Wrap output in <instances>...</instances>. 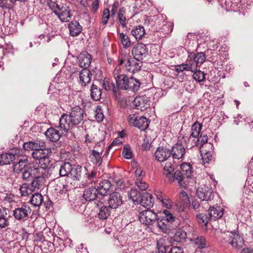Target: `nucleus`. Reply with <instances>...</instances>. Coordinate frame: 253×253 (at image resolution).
<instances>
[{
    "instance_id": "f257e3e1",
    "label": "nucleus",
    "mask_w": 253,
    "mask_h": 253,
    "mask_svg": "<svg viewBox=\"0 0 253 253\" xmlns=\"http://www.w3.org/2000/svg\"><path fill=\"white\" fill-rule=\"evenodd\" d=\"M206 59V55L203 52L189 53L186 62L176 65L175 71L178 73L185 71L194 72L205 62Z\"/></svg>"
},
{
    "instance_id": "f03ea898",
    "label": "nucleus",
    "mask_w": 253,
    "mask_h": 253,
    "mask_svg": "<svg viewBox=\"0 0 253 253\" xmlns=\"http://www.w3.org/2000/svg\"><path fill=\"white\" fill-rule=\"evenodd\" d=\"M84 111L79 107L75 106L72 108L69 115L63 114L60 118L61 122L63 120L66 125V128L68 130L81 123L84 120Z\"/></svg>"
},
{
    "instance_id": "7ed1b4c3",
    "label": "nucleus",
    "mask_w": 253,
    "mask_h": 253,
    "mask_svg": "<svg viewBox=\"0 0 253 253\" xmlns=\"http://www.w3.org/2000/svg\"><path fill=\"white\" fill-rule=\"evenodd\" d=\"M219 238L221 242L228 243L235 249L239 250L244 245L243 236L240 234L238 231L221 232Z\"/></svg>"
},
{
    "instance_id": "20e7f679",
    "label": "nucleus",
    "mask_w": 253,
    "mask_h": 253,
    "mask_svg": "<svg viewBox=\"0 0 253 253\" xmlns=\"http://www.w3.org/2000/svg\"><path fill=\"white\" fill-rule=\"evenodd\" d=\"M62 120L61 122L59 120L58 126L55 127H51L45 131V135L50 141L57 142L62 135L67 134L68 131L66 128V125L64 120Z\"/></svg>"
},
{
    "instance_id": "39448f33",
    "label": "nucleus",
    "mask_w": 253,
    "mask_h": 253,
    "mask_svg": "<svg viewBox=\"0 0 253 253\" xmlns=\"http://www.w3.org/2000/svg\"><path fill=\"white\" fill-rule=\"evenodd\" d=\"M32 210L27 203H24L17 205L13 211V216L14 218L19 221H25L30 216Z\"/></svg>"
},
{
    "instance_id": "423d86ee",
    "label": "nucleus",
    "mask_w": 253,
    "mask_h": 253,
    "mask_svg": "<svg viewBox=\"0 0 253 253\" xmlns=\"http://www.w3.org/2000/svg\"><path fill=\"white\" fill-rule=\"evenodd\" d=\"M127 121L130 126H135L141 131L145 130L149 126L148 119L143 116H137L134 114H130Z\"/></svg>"
},
{
    "instance_id": "0eeeda50",
    "label": "nucleus",
    "mask_w": 253,
    "mask_h": 253,
    "mask_svg": "<svg viewBox=\"0 0 253 253\" xmlns=\"http://www.w3.org/2000/svg\"><path fill=\"white\" fill-rule=\"evenodd\" d=\"M105 148L104 143L99 142L95 144L94 149L91 150L89 155L90 161L94 164L100 166L102 163V154Z\"/></svg>"
},
{
    "instance_id": "6e6552de",
    "label": "nucleus",
    "mask_w": 253,
    "mask_h": 253,
    "mask_svg": "<svg viewBox=\"0 0 253 253\" xmlns=\"http://www.w3.org/2000/svg\"><path fill=\"white\" fill-rule=\"evenodd\" d=\"M113 74L116 83V86H113V92L117 94L119 92L120 89H123L126 86L125 83L127 76L124 74L121 73L120 69L117 68H115Z\"/></svg>"
},
{
    "instance_id": "1a4fd4ad",
    "label": "nucleus",
    "mask_w": 253,
    "mask_h": 253,
    "mask_svg": "<svg viewBox=\"0 0 253 253\" xmlns=\"http://www.w3.org/2000/svg\"><path fill=\"white\" fill-rule=\"evenodd\" d=\"M194 229L193 227L189 225L179 228L175 232L174 238L176 242H183L186 238L190 240L191 235H193Z\"/></svg>"
},
{
    "instance_id": "9d476101",
    "label": "nucleus",
    "mask_w": 253,
    "mask_h": 253,
    "mask_svg": "<svg viewBox=\"0 0 253 253\" xmlns=\"http://www.w3.org/2000/svg\"><path fill=\"white\" fill-rule=\"evenodd\" d=\"M140 221L146 225H152L158 219V215L153 210H146L139 213Z\"/></svg>"
},
{
    "instance_id": "9b49d317",
    "label": "nucleus",
    "mask_w": 253,
    "mask_h": 253,
    "mask_svg": "<svg viewBox=\"0 0 253 253\" xmlns=\"http://www.w3.org/2000/svg\"><path fill=\"white\" fill-rule=\"evenodd\" d=\"M148 53V48L143 43L136 44L131 49V53L134 58L141 61L147 55Z\"/></svg>"
},
{
    "instance_id": "f8f14e48",
    "label": "nucleus",
    "mask_w": 253,
    "mask_h": 253,
    "mask_svg": "<svg viewBox=\"0 0 253 253\" xmlns=\"http://www.w3.org/2000/svg\"><path fill=\"white\" fill-rule=\"evenodd\" d=\"M91 186L86 188L84 192L83 197L86 201H92L95 200V202H98V201L103 200L102 198L99 197L96 186L93 184Z\"/></svg>"
},
{
    "instance_id": "ddd939ff",
    "label": "nucleus",
    "mask_w": 253,
    "mask_h": 253,
    "mask_svg": "<svg viewBox=\"0 0 253 253\" xmlns=\"http://www.w3.org/2000/svg\"><path fill=\"white\" fill-rule=\"evenodd\" d=\"M197 195L202 201H210L213 198L214 194L212 188L207 185L198 187Z\"/></svg>"
},
{
    "instance_id": "4468645a",
    "label": "nucleus",
    "mask_w": 253,
    "mask_h": 253,
    "mask_svg": "<svg viewBox=\"0 0 253 253\" xmlns=\"http://www.w3.org/2000/svg\"><path fill=\"white\" fill-rule=\"evenodd\" d=\"M123 197L118 192H114L110 194L108 200L109 206L112 209H117L123 204Z\"/></svg>"
},
{
    "instance_id": "2eb2a0df",
    "label": "nucleus",
    "mask_w": 253,
    "mask_h": 253,
    "mask_svg": "<svg viewBox=\"0 0 253 253\" xmlns=\"http://www.w3.org/2000/svg\"><path fill=\"white\" fill-rule=\"evenodd\" d=\"M93 184L96 186L97 193L100 198L103 199V197L107 195L110 191L111 183L108 180H104L99 183L93 181Z\"/></svg>"
},
{
    "instance_id": "dca6fc26",
    "label": "nucleus",
    "mask_w": 253,
    "mask_h": 253,
    "mask_svg": "<svg viewBox=\"0 0 253 253\" xmlns=\"http://www.w3.org/2000/svg\"><path fill=\"white\" fill-rule=\"evenodd\" d=\"M135 109L144 111L150 106L149 98L146 96H137L133 101Z\"/></svg>"
},
{
    "instance_id": "f3484780",
    "label": "nucleus",
    "mask_w": 253,
    "mask_h": 253,
    "mask_svg": "<svg viewBox=\"0 0 253 253\" xmlns=\"http://www.w3.org/2000/svg\"><path fill=\"white\" fill-rule=\"evenodd\" d=\"M78 63L83 69H88L92 61L91 55L86 51L81 52L77 57Z\"/></svg>"
},
{
    "instance_id": "a211bd4d",
    "label": "nucleus",
    "mask_w": 253,
    "mask_h": 253,
    "mask_svg": "<svg viewBox=\"0 0 253 253\" xmlns=\"http://www.w3.org/2000/svg\"><path fill=\"white\" fill-rule=\"evenodd\" d=\"M142 66V63L141 61L137 60L134 58H126V69L131 73L140 71Z\"/></svg>"
},
{
    "instance_id": "6ab92c4d",
    "label": "nucleus",
    "mask_w": 253,
    "mask_h": 253,
    "mask_svg": "<svg viewBox=\"0 0 253 253\" xmlns=\"http://www.w3.org/2000/svg\"><path fill=\"white\" fill-rule=\"evenodd\" d=\"M45 170L43 169V170H39L38 173L32 180L31 183V187L34 190H39L43 186L44 181V173Z\"/></svg>"
},
{
    "instance_id": "aec40b11",
    "label": "nucleus",
    "mask_w": 253,
    "mask_h": 253,
    "mask_svg": "<svg viewBox=\"0 0 253 253\" xmlns=\"http://www.w3.org/2000/svg\"><path fill=\"white\" fill-rule=\"evenodd\" d=\"M39 170H43V168L29 166L21 173V177L24 181H30L33 179Z\"/></svg>"
},
{
    "instance_id": "412c9836",
    "label": "nucleus",
    "mask_w": 253,
    "mask_h": 253,
    "mask_svg": "<svg viewBox=\"0 0 253 253\" xmlns=\"http://www.w3.org/2000/svg\"><path fill=\"white\" fill-rule=\"evenodd\" d=\"M105 200L98 201V202H95L97 208H99V211L98 213V216L100 219H106L110 215L111 213V208L109 206H104Z\"/></svg>"
},
{
    "instance_id": "4be33fe9",
    "label": "nucleus",
    "mask_w": 253,
    "mask_h": 253,
    "mask_svg": "<svg viewBox=\"0 0 253 253\" xmlns=\"http://www.w3.org/2000/svg\"><path fill=\"white\" fill-rule=\"evenodd\" d=\"M170 155V150L164 147H158L155 153L156 159L161 162L166 161Z\"/></svg>"
},
{
    "instance_id": "5701e85b",
    "label": "nucleus",
    "mask_w": 253,
    "mask_h": 253,
    "mask_svg": "<svg viewBox=\"0 0 253 253\" xmlns=\"http://www.w3.org/2000/svg\"><path fill=\"white\" fill-rule=\"evenodd\" d=\"M55 15L63 22L69 21L72 16L69 7L66 5H62Z\"/></svg>"
},
{
    "instance_id": "b1692460",
    "label": "nucleus",
    "mask_w": 253,
    "mask_h": 253,
    "mask_svg": "<svg viewBox=\"0 0 253 253\" xmlns=\"http://www.w3.org/2000/svg\"><path fill=\"white\" fill-rule=\"evenodd\" d=\"M185 152L184 147L181 143L177 142L172 147L170 153L173 159H180L183 157Z\"/></svg>"
},
{
    "instance_id": "393cba45",
    "label": "nucleus",
    "mask_w": 253,
    "mask_h": 253,
    "mask_svg": "<svg viewBox=\"0 0 253 253\" xmlns=\"http://www.w3.org/2000/svg\"><path fill=\"white\" fill-rule=\"evenodd\" d=\"M79 83L83 86H85L91 82V73L88 69H83L79 74Z\"/></svg>"
},
{
    "instance_id": "a878e982",
    "label": "nucleus",
    "mask_w": 253,
    "mask_h": 253,
    "mask_svg": "<svg viewBox=\"0 0 253 253\" xmlns=\"http://www.w3.org/2000/svg\"><path fill=\"white\" fill-rule=\"evenodd\" d=\"M190 205V200L186 192L181 191L177 197L175 205L176 208H188Z\"/></svg>"
},
{
    "instance_id": "bb28decb",
    "label": "nucleus",
    "mask_w": 253,
    "mask_h": 253,
    "mask_svg": "<svg viewBox=\"0 0 253 253\" xmlns=\"http://www.w3.org/2000/svg\"><path fill=\"white\" fill-rule=\"evenodd\" d=\"M154 203V198L152 195L147 192H145L142 194V198L139 204L144 208L150 209L153 206Z\"/></svg>"
},
{
    "instance_id": "cd10ccee",
    "label": "nucleus",
    "mask_w": 253,
    "mask_h": 253,
    "mask_svg": "<svg viewBox=\"0 0 253 253\" xmlns=\"http://www.w3.org/2000/svg\"><path fill=\"white\" fill-rule=\"evenodd\" d=\"M209 218L216 220L221 217L223 214V209L220 207H211L208 211Z\"/></svg>"
},
{
    "instance_id": "c85d7f7f",
    "label": "nucleus",
    "mask_w": 253,
    "mask_h": 253,
    "mask_svg": "<svg viewBox=\"0 0 253 253\" xmlns=\"http://www.w3.org/2000/svg\"><path fill=\"white\" fill-rule=\"evenodd\" d=\"M157 249L160 253H167L171 247L170 242L167 239L160 238L157 242Z\"/></svg>"
},
{
    "instance_id": "c756f323",
    "label": "nucleus",
    "mask_w": 253,
    "mask_h": 253,
    "mask_svg": "<svg viewBox=\"0 0 253 253\" xmlns=\"http://www.w3.org/2000/svg\"><path fill=\"white\" fill-rule=\"evenodd\" d=\"M68 29L70 35L72 37L78 36L82 31V27L78 21L75 20L71 21L69 23Z\"/></svg>"
},
{
    "instance_id": "7c9ffc66",
    "label": "nucleus",
    "mask_w": 253,
    "mask_h": 253,
    "mask_svg": "<svg viewBox=\"0 0 253 253\" xmlns=\"http://www.w3.org/2000/svg\"><path fill=\"white\" fill-rule=\"evenodd\" d=\"M27 158H24L19 160L18 163L13 166L14 172L16 173H22L24 169H26L29 166L28 165Z\"/></svg>"
},
{
    "instance_id": "2f4dec72",
    "label": "nucleus",
    "mask_w": 253,
    "mask_h": 253,
    "mask_svg": "<svg viewBox=\"0 0 253 253\" xmlns=\"http://www.w3.org/2000/svg\"><path fill=\"white\" fill-rule=\"evenodd\" d=\"M187 211L188 208H176V216L178 219L183 222L189 221L190 214Z\"/></svg>"
},
{
    "instance_id": "473e14b6",
    "label": "nucleus",
    "mask_w": 253,
    "mask_h": 253,
    "mask_svg": "<svg viewBox=\"0 0 253 253\" xmlns=\"http://www.w3.org/2000/svg\"><path fill=\"white\" fill-rule=\"evenodd\" d=\"M208 141V137L206 134H201L196 139H193L192 143L190 145V147H193L194 146H196L201 150L203 145L207 143Z\"/></svg>"
},
{
    "instance_id": "72a5a7b5",
    "label": "nucleus",
    "mask_w": 253,
    "mask_h": 253,
    "mask_svg": "<svg viewBox=\"0 0 253 253\" xmlns=\"http://www.w3.org/2000/svg\"><path fill=\"white\" fill-rule=\"evenodd\" d=\"M73 166L69 162L62 163L59 169V175L61 177L68 176L72 169Z\"/></svg>"
},
{
    "instance_id": "f704fd0d",
    "label": "nucleus",
    "mask_w": 253,
    "mask_h": 253,
    "mask_svg": "<svg viewBox=\"0 0 253 253\" xmlns=\"http://www.w3.org/2000/svg\"><path fill=\"white\" fill-rule=\"evenodd\" d=\"M145 34V31L144 27L140 25L133 27L131 31V34L137 41L141 40Z\"/></svg>"
},
{
    "instance_id": "c9c22d12",
    "label": "nucleus",
    "mask_w": 253,
    "mask_h": 253,
    "mask_svg": "<svg viewBox=\"0 0 253 253\" xmlns=\"http://www.w3.org/2000/svg\"><path fill=\"white\" fill-rule=\"evenodd\" d=\"M202 125L196 121L192 126L191 128V132L189 136V140L192 138L196 139L199 136L200 131L202 129Z\"/></svg>"
},
{
    "instance_id": "e433bc0d",
    "label": "nucleus",
    "mask_w": 253,
    "mask_h": 253,
    "mask_svg": "<svg viewBox=\"0 0 253 253\" xmlns=\"http://www.w3.org/2000/svg\"><path fill=\"white\" fill-rule=\"evenodd\" d=\"M82 167L80 165H74L70 173L74 180L80 181L82 176Z\"/></svg>"
},
{
    "instance_id": "4c0bfd02",
    "label": "nucleus",
    "mask_w": 253,
    "mask_h": 253,
    "mask_svg": "<svg viewBox=\"0 0 253 253\" xmlns=\"http://www.w3.org/2000/svg\"><path fill=\"white\" fill-rule=\"evenodd\" d=\"M190 241L199 249H203L206 247V239L203 236H198L195 238L191 237Z\"/></svg>"
},
{
    "instance_id": "58836bf2",
    "label": "nucleus",
    "mask_w": 253,
    "mask_h": 253,
    "mask_svg": "<svg viewBox=\"0 0 253 253\" xmlns=\"http://www.w3.org/2000/svg\"><path fill=\"white\" fill-rule=\"evenodd\" d=\"M101 89L96 85L92 84L90 88L91 98L95 101H98L101 98Z\"/></svg>"
},
{
    "instance_id": "ea45409f",
    "label": "nucleus",
    "mask_w": 253,
    "mask_h": 253,
    "mask_svg": "<svg viewBox=\"0 0 253 253\" xmlns=\"http://www.w3.org/2000/svg\"><path fill=\"white\" fill-rule=\"evenodd\" d=\"M15 159V155L11 153H4L0 155V165L10 164Z\"/></svg>"
},
{
    "instance_id": "a19ab883",
    "label": "nucleus",
    "mask_w": 253,
    "mask_h": 253,
    "mask_svg": "<svg viewBox=\"0 0 253 253\" xmlns=\"http://www.w3.org/2000/svg\"><path fill=\"white\" fill-rule=\"evenodd\" d=\"M128 196L135 204H139L142 198V194L136 189H132L128 192Z\"/></svg>"
},
{
    "instance_id": "79ce46f5",
    "label": "nucleus",
    "mask_w": 253,
    "mask_h": 253,
    "mask_svg": "<svg viewBox=\"0 0 253 253\" xmlns=\"http://www.w3.org/2000/svg\"><path fill=\"white\" fill-rule=\"evenodd\" d=\"M185 178H186L185 176L183 175L181 171L176 170L174 173H172V176H169L168 180L171 182L174 180H176L179 184L182 186V182Z\"/></svg>"
},
{
    "instance_id": "37998d69",
    "label": "nucleus",
    "mask_w": 253,
    "mask_h": 253,
    "mask_svg": "<svg viewBox=\"0 0 253 253\" xmlns=\"http://www.w3.org/2000/svg\"><path fill=\"white\" fill-rule=\"evenodd\" d=\"M129 83L128 90L136 92L139 89L140 82L138 80L133 78V77H129Z\"/></svg>"
},
{
    "instance_id": "c03bdc74",
    "label": "nucleus",
    "mask_w": 253,
    "mask_h": 253,
    "mask_svg": "<svg viewBox=\"0 0 253 253\" xmlns=\"http://www.w3.org/2000/svg\"><path fill=\"white\" fill-rule=\"evenodd\" d=\"M43 201L42 196L38 193H35L32 196L30 202L34 207H40Z\"/></svg>"
},
{
    "instance_id": "a18cd8bd",
    "label": "nucleus",
    "mask_w": 253,
    "mask_h": 253,
    "mask_svg": "<svg viewBox=\"0 0 253 253\" xmlns=\"http://www.w3.org/2000/svg\"><path fill=\"white\" fill-rule=\"evenodd\" d=\"M19 190L22 196H27L35 191L31 185H30L28 183L23 184Z\"/></svg>"
},
{
    "instance_id": "49530a36",
    "label": "nucleus",
    "mask_w": 253,
    "mask_h": 253,
    "mask_svg": "<svg viewBox=\"0 0 253 253\" xmlns=\"http://www.w3.org/2000/svg\"><path fill=\"white\" fill-rule=\"evenodd\" d=\"M180 169L183 175H184L186 178H188L191 176L192 170V167L189 164L185 163H183L180 166Z\"/></svg>"
},
{
    "instance_id": "de8ad7c7",
    "label": "nucleus",
    "mask_w": 253,
    "mask_h": 253,
    "mask_svg": "<svg viewBox=\"0 0 253 253\" xmlns=\"http://www.w3.org/2000/svg\"><path fill=\"white\" fill-rule=\"evenodd\" d=\"M174 170L173 164L171 162H166L163 168L164 174L168 178L169 176H172V173L173 172Z\"/></svg>"
},
{
    "instance_id": "09e8293b",
    "label": "nucleus",
    "mask_w": 253,
    "mask_h": 253,
    "mask_svg": "<svg viewBox=\"0 0 253 253\" xmlns=\"http://www.w3.org/2000/svg\"><path fill=\"white\" fill-rule=\"evenodd\" d=\"M118 35L123 46L125 48L129 47L131 45V41L129 38L123 33H118Z\"/></svg>"
},
{
    "instance_id": "8fccbe9b",
    "label": "nucleus",
    "mask_w": 253,
    "mask_h": 253,
    "mask_svg": "<svg viewBox=\"0 0 253 253\" xmlns=\"http://www.w3.org/2000/svg\"><path fill=\"white\" fill-rule=\"evenodd\" d=\"M44 4L46 5L55 14L59 11L61 6L56 1H52V0H48V1H46Z\"/></svg>"
},
{
    "instance_id": "3c124183",
    "label": "nucleus",
    "mask_w": 253,
    "mask_h": 253,
    "mask_svg": "<svg viewBox=\"0 0 253 253\" xmlns=\"http://www.w3.org/2000/svg\"><path fill=\"white\" fill-rule=\"evenodd\" d=\"M118 18L119 22L122 27H126V20L125 15V10L124 8H122L119 11L118 13Z\"/></svg>"
},
{
    "instance_id": "603ef678",
    "label": "nucleus",
    "mask_w": 253,
    "mask_h": 253,
    "mask_svg": "<svg viewBox=\"0 0 253 253\" xmlns=\"http://www.w3.org/2000/svg\"><path fill=\"white\" fill-rule=\"evenodd\" d=\"M33 151L40 150H45L46 144L45 142L42 140H36L33 141Z\"/></svg>"
},
{
    "instance_id": "864d4df0",
    "label": "nucleus",
    "mask_w": 253,
    "mask_h": 253,
    "mask_svg": "<svg viewBox=\"0 0 253 253\" xmlns=\"http://www.w3.org/2000/svg\"><path fill=\"white\" fill-rule=\"evenodd\" d=\"M193 78L198 82H204L205 80V74L204 73L200 70L197 69L193 72Z\"/></svg>"
},
{
    "instance_id": "5fc2aeb1",
    "label": "nucleus",
    "mask_w": 253,
    "mask_h": 253,
    "mask_svg": "<svg viewBox=\"0 0 253 253\" xmlns=\"http://www.w3.org/2000/svg\"><path fill=\"white\" fill-rule=\"evenodd\" d=\"M15 3V0H0V7L2 8H12Z\"/></svg>"
},
{
    "instance_id": "6e6d98bb",
    "label": "nucleus",
    "mask_w": 253,
    "mask_h": 253,
    "mask_svg": "<svg viewBox=\"0 0 253 253\" xmlns=\"http://www.w3.org/2000/svg\"><path fill=\"white\" fill-rule=\"evenodd\" d=\"M196 219L198 220V222L201 224L202 225L206 226L208 220L209 219V216L208 217L206 214L204 213H199L197 214L196 216Z\"/></svg>"
},
{
    "instance_id": "4d7b16f0",
    "label": "nucleus",
    "mask_w": 253,
    "mask_h": 253,
    "mask_svg": "<svg viewBox=\"0 0 253 253\" xmlns=\"http://www.w3.org/2000/svg\"><path fill=\"white\" fill-rule=\"evenodd\" d=\"M85 170L86 171L85 175H86V177L88 178V181L87 183L88 184H93V179L96 177L97 174V171L95 169H92L90 172H89L87 169V168H85Z\"/></svg>"
},
{
    "instance_id": "13d9d810",
    "label": "nucleus",
    "mask_w": 253,
    "mask_h": 253,
    "mask_svg": "<svg viewBox=\"0 0 253 253\" xmlns=\"http://www.w3.org/2000/svg\"><path fill=\"white\" fill-rule=\"evenodd\" d=\"M203 150H201L200 152L201 155L202 156V159L204 163H209L210 161H212L213 157L212 156L211 152L208 151L205 153H203Z\"/></svg>"
},
{
    "instance_id": "bf43d9fd",
    "label": "nucleus",
    "mask_w": 253,
    "mask_h": 253,
    "mask_svg": "<svg viewBox=\"0 0 253 253\" xmlns=\"http://www.w3.org/2000/svg\"><path fill=\"white\" fill-rule=\"evenodd\" d=\"M44 150H39L36 151H33L32 153V157L35 160H38L39 161L42 159L43 156H45L46 154L43 153Z\"/></svg>"
},
{
    "instance_id": "052dcab7",
    "label": "nucleus",
    "mask_w": 253,
    "mask_h": 253,
    "mask_svg": "<svg viewBox=\"0 0 253 253\" xmlns=\"http://www.w3.org/2000/svg\"><path fill=\"white\" fill-rule=\"evenodd\" d=\"M95 117L96 121L100 122L103 121L104 119V115L103 114L101 108L100 106H97L95 112Z\"/></svg>"
},
{
    "instance_id": "680f3d73",
    "label": "nucleus",
    "mask_w": 253,
    "mask_h": 253,
    "mask_svg": "<svg viewBox=\"0 0 253 253\" xmlns=\"http://www.w3.org/2000/svg\"><path fill=\"white\" fill-rule=\"evenodd\" d=\"M163 212L165 214L164 218H165V220L169 223L174 221L175 217L169 211L165 210Z\"/></svg>"
},
{
    "instance_id": "e2e57ef3",
    "label": "nucleus",
    "mask_w": 253,
    "mask_h": 253,
    "mask_svg": "<svg viewBox=\"0 0 253 253\" xmlns=\"http://www.w3.org/2000/svg\"><path fill=\"white\" fill-rule=\"evenodd\" d=\"M39 163L42 166L40 168H42L45 169H44L47 167L49 163V159L47 157V154H46L45 156H43L42 159L39 161Z\"/></svg>"
},
{
    "instance_id": "0e129e2a",
    "label": "nucleus",
    "mask_w": 253,
    "mask_h": 253,
    "mask_svg": "<svg viewBox=\"0 0 253 253\" xmlns=\"http://www.w3.org/2000/svg\"><path fill=\"white\" fill-rule=\"evenodd\" d=\"M122 155L125 158L127 159H131L132 157V153L129 147H125L123 149Z\"/></svg>"
},
{
    "instance_id": "69168bd1",
    "label": "nucleus",
    "mask_w": 253,
    "mask_h": 253,
    "mask_svg": "<svg viewBox=\"0 0 253 253\" xmlns=\"http://www.w3.org/2000/svg\"><path fill=\"white\" fill-rule=\"evenodd\" d=\"M113 86H116L113 83H110L108 80L105 79L103 83V87L107 91L112 90L113 91Z\"/></svg>"
},
{
    "instance_id": "338daca9",
    "label": "nucleus",
    "mask_w": 253,
    "mask_h": 253,
    "mask_svg": "<svg viewBox=\"0 0 253 253\" xmlns=\"http://www.w3.org/2000/svg\"><path fill=\"white\" fill-rule=\"evenodd\" d=\"M160 202L162 203V205L167 209H170L172 205L171 201L167 196H165Z\"/></svg>"
},
{
    "instance_id": "774afa93",
    "label": "nucleus",
    "mask_w": 253,
    "mask_h": 253,
    "mask_svg": "<svg viewBox=\"0 0 253 253\" xmlns=\"http://www.w3.org/2000/svg\"><path fill=\"white\" fill-rule=\"evenodd\" d=\"M135 183L137 186L141 190H145L148 187V185L147 184V183H145V182L143 181L142 180H140V179H137Z\"/></svg>"
}]
</instances>
